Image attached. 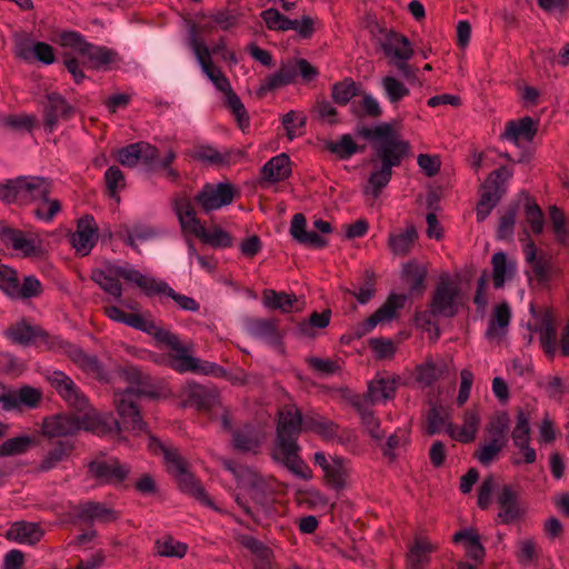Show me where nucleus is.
<instances>
[{
	"label": "nucleus",
	"mask_w": 569,
	"mask_h": 569,
	"mask_svg": "<svg viewBox=\"0 0 569 569\" xmlns=\"http://www.w3.org/2000/svg\"><path fill=\"white\" fill-rule=\"evenodd\" d=\"M359 133L370 142L372 149L368 160L372 171L363 193L377 199L391 180L392 168L399 167L410 156V144L387 122L372 128L363 127Z\"/></svg>",
	"instance_id": "1"
},
{
	"label": "nucleus",
	"mask_w": 569,
	"mask_h": 569,
	"mask_svg": "<svg viewBox=\"0 0 569 569\" xmlns=\"http://www.w3.org/2000/svg\"><path fill=\"white\" fill-rule=\"evenodd\" d=\"M302 423V412L296 405H286L279 410L270 457L296 477L309 480L312 477L311 470L299 455L298 439L303 431Z\"/></svg>",
	"instance_id": "2"
},
{
	"label": "nucleus",
	"mask_w": 569,
	"mask_h": 569,
	"mask_svg": "<svg viewBox=\"0 0 569 569\" xmlns=\"http://www.w3.org/2000/svg\"><path fill=\"white\" fill-rule=\"evenodd\" d=\"M52 189L50 179L38 176H20L0 183V201L4 203L29 204L42 201L48 206L47 210L38 207L33 213L38 219L51 221L60 211L61 202L58 199H49Z\"/></svg>",
	"instance_id": "3"
},
{
	"label": "nucleus",
	"mask_w": 569,
	"mask_h": 569,
	"mask_svg": "<svg viewBox=\"0 0 569 569\" xmlns=\"http://www.w3.org/2000/svg\"><path fill=\"white\" fill-rule=\"evenodd\" d=\"M512 172L505 166L491 171L481 184V197L477 204V219L483 221L506 193V182Z\"/></svg>",
	"instance_id": "4"
},
{
	"label": "nucleus",
	"mask_w": 569,
	"mask_h": 569,
	"mask_svg": "<svg viewBox=\"0 0 569 569\" xmlns=\"http://www.w3.org/2000/svg\"><path fill=\"white\" fill-rule=\"evenodd\" d=\"M142 393L140 389L129 387L122 391H114L113 395V402L123 428L137 433L144 431L147 428L138 405Z\"/></svg>",
	"instance_id": "5"
},
{
	"label": "nucleus",
	"mask_w": 569,
	"mask_h": 569,
	"mask_svg": "<svg viewBox=\"0 0 569 569\" xmlns=\"http://www.w3.org/2000/svg\"><path fill=\"white\" fill-rule=\"evenodd\" d=\"M142 393L140 389L129 387L122 391H114L113 395V402L123 428L137 433L144 431L147 428L138 405Z\"/></svg>",
	"instance_id": "6"
},
{
	"label": "nucleus",
	"mask_w": 569,
	"mask_h": 569,
	"mask_svg": "<svg viewBox=\"0 0 569 569\" xmlns=\"http://www.w3.org/2000/svg\"><path fill=\"white\" fill-rule=\"evenodd\" d=\"M459 297V287L448 278L441 277L429 303L430 313L446 318L455 317L458 313Z\"/></svg>",
	"instance_id": "7"
},
{
	"label": "nucleus",
	"mask_w": 569,
	"mask_h": 569,
	"mask_svg": "<svg viewBox=\"0 0 569 569\" xmlns=\"http://www.w3.org/2000/svg\"><path fill=\"white\" fill-rule=\"evenodd\" d=\"M189 350V347L180 343V347L174 348L172 350L173 353H169L167 356L168 366L178 372L191 371L197 373L214 376H220L224 373L222 367L212 362L201 361L200 359L190 356L188 353Z\"/></svg>",
	"instance_id": "8"
},
{
	"label": "nucleus",
	"mask_w": 569,
	"mask_h": 569,
	"mask_svg": "<svg viewBox=\"0 0 569 569\" xmlns=\"http://www.w3.org/2000/svg\"><path fill=\"white\" fill-rule=\"evenodd\" d=\"M47 380L57 393L74 411H84L89 408V400L73 380L62 371H52Z\"/></svg>",
	"instance_id": "9"
},
{
	"label": "nucleus",
	"mask_w": 569,
	"mask_h": 569,
	"mask_svg": "<svg viewBox=\"0 0 569 569\" xmlns=\"http://www.w3.org/2000/svg\"><path fill=\"white\" fill-rule=\"evenodd\" d=\"M237 190L230 183H207L201 191L194 197V201L204 212L220 209L233 201Z\"/></svg>",
	"instance_id": "10"
},
{
	"label": "nucleus",
	"mask_w": 569,
	"mask_h": 569,
	"mask_svg": "<svg viewBox=\"0 0 569 569\" xmlns=\"http://www.w3.org/2000/svg\"><path fill=\"white\" fill-rule=\"evenodd\" d=\"M190 47L196 54L202 71L213 82L214 87L221 92L229 90L231 86L228 78L212 63L208 47L197 37L194 31H192L190 36Z\"/></svg>",
	"instance_id": "11"
},
{
	"label": "nucleus",
	"mask_w": 569,
	"mask_h": 569,
	"mask_svg": "<svg viewBox=\"0 0 569 569\" xmlns=\"http://www.w3.org/2000/svg\"><path fill=\"white\" fill-rule=\"evenodd\" d=\"M128 466L122 465L118 459L92 460L88 463V473L100 483L118 485L129 475Z\"/></svg>",
	"instance_id": "12"
},
{
	"label": "nucleus",
	"mask_w": 569,
	"mask_h": 569,
	"mask_svg": "<svg viewBox=\"0 0 569 569\" xmlns=\"http://www.w3.org/2000/svg\"><path fill=\"white\" fill-rule=\"evenodd\" d=\"M239 487L246 489L257 505L264 508L268 505L271 490L264 478L253 469H241L237 471Z\"/></svg>",
	"instance_id": "13"
},
{
	"label": "nucleus",
	"mask_w": 569,
	"mask_h": 569,
	"mask_svg": "<svg viewBox=\"0 0 569 569\" xmlns=\"http://www.w3.org/2000/svg\"><path fill=\"white\" fill-rule=\"evenodd\" d=\"M42 433L48 438L74 436L81 430L80 416L74 413H58L42 421Z\"/></svg>",
	"instance_id": "14"
},
{
	"label": "nucleus",
	"mask_w": 569,
	"mask_h": 569,
	"mask_svg": "<svg viewBox=\"0 0 569 569\" xmlns=\"http://www.w3.org/2000/svg\"><path fill=\"white\" fill-rule=\"evenodd\" d=\"M82 413L80 417L81 430L92 432L98 436L117 435L121 439V423L113 417H102L94 410L86 409L84 411H78Z\"/></svg>",
	"instance_id": "15"
},
{
	"label": "nucleus",
	"mask_w": 569,
	"mask_h": 569,
	"mask_svg": "<svg viewBox=\"0 0 569 569\" xmlns=\"http://www.w3.org/2000/svg\"><path fill=\"white\" fill-rule=\"evenodd\" d=\"M264 440L266 432L261 428L251 423H246L241 428L232 431V446L241 452H252L257 455Z\"/></svg>",
	"instance_id": "16"
},
{
	"label": "nucleus",
	"mask_w": 569,
	"mask_h": 569,
	"mask_svg": "<svg viewBox=\"0 0 569 569\" xmlns=\"http://www.w3.org/2000/svg\"><path fill=\"white\" fill-rule=\"evenodd\" d=\"M76 518L82 522L108 523L119 519V512L108 508L104 503L97 501H86L73 508Z\"/></svg>",
	"instance_id": "17"
},
{
	"label": "nucleus",
	"mask_w": 569,
	"mask_h": 569,
	"mask_svg": "<svg viewBox=\"0 0 569 569\" xmlns=\"http://www.w3.org/2000/svg\"><path fill=\"white\" fill-rule=\"evenodd\" d=\"M98 240V227L94 219L84 216L78 221L77 231L71 236V244L81 256H87Z\"/></svg>",
	"instance_id": "18"
},
{
	"label": "nucleus",
	"mask_w": 569,
	"mask_h": 569,
	"mask_svg": "<svg viewBox=\"0 0 569 569\" xmlns=\"http://www.w3.org/2000/svg\"><path fill=\"white\" fill-rule=\"evenodd\" d=\"M539 120L531 117H522L518 120H510L506 123L502 139L509 140L516 146L521 141L531 142L538 132Z\"/></svg>",
	"instance_id": "19"
},
{
	"label": "nucleus",
	"mask_w": 569,
	"mask_h": 569,
	"mask_svg": "<svg viewBox=\"0 0 569 569\" xmlns=\"http://www.w3.org/2000/svg\"><path fill=\"white\" fill-rule=\"evenodd\" d=\"M172 209L179 219L181 228L184 231H188L194 236L202 232L200 220L197 218L194 208L191 204V200L186 193L177 194L172 199Z\"/></svg>",
	"instance_id": "20"
},
{
	"label": "nucleus",
	"mask_w": 569,
	"mask_h": 569,
	"mask_svg": "<svg viewBox=\"0 0 569 569\" xmlns=\"http://www.w3.org/2000/svg\"><path fill=\"white\" fill-rule=\"evenodd\" d=\"M525 258L528 264H530L536 279L540 283H547L552 273L551 257L545 252H538V249L533 241L529 240L523 248Z\"/></svg>",
	"instance_id": "21"
},
{
	"label": "nucleus",
	"mask_w": 569,
	"mask_h": 569,
	"mask_svg": "<svg viewBox=\"0 0 569 569\" xmlns=\"http://www.w3.org/2000/svg\"><path fill=\"white\" fill-rule=\"evenodd\" d=\"M67 355L86 373L93 376L100 381H109L107 370L96 356H90L81 348L72 345L68 346Z\"/></svg>",
	"instance_id": "22"
},
{
	"label": "nucleus",
	"mask_w": 569,
	"mask_h": 569,
	"mask_svg": "<svg viewBox=\"0 0 569 569\" xmlns=\"http://www.w3.org/2000/svg\"><path fill=\"white\" fill-rule=\"evenodd\" d=\"M380 47L385 56L388 58V61H393L400 58H412L415 53L409 39L393 30L386 32V37L381 40Z\"/></svg>",
	"instance_id": "23"
},
{
	"label": "nucleus",
	"mask_w": 569,
	"mask_h": 569,
	"mask_svg": "<svg viewBox=\"0 0 569 569\" xmlns=\"http://www.w3.org/2000/svg\"><path fill=\"white\" fill-rule=\"evenodd\" d=\"M0 240L4 243H11L12 248L17 251H21L24 257L39 258L43 254L41 244H37L34 241L27 239L20 230L4 227L0 231Z\"/></svg>",
	"instance_id": "24"
},
{
	"label": "nucleus",
	"mask_w": 569,
	"mask_h": 569,
	"mask_svg": "<svg viewBox=\"0 0 569 569\" xmlns=\"http://www.w3.org/2000/svg\"><path fill=\"white\" fill-rule=\"evenodd\" d=\"M407 297L391 293L383 305L378 308L365 322V331L372 330L378 323L390 321L397 317L399 309L403 308Z\"/></svg>",
	"instance_id": "25"
},
{
	"label": "nucleus",
	"mask_w": 569,
	"mask_h": 569,
	"mask_svg": "<svg viewBox=\"0 0 569 569\" xmlns=\"http://www.w3.org/2000/svg\"><path fill=\"white\" fill-rule=\"evenodd\" d=\"M72 112V107L58 93H49L43 106L44 127L50 132L60 119H67Z\"/></svg>",
	"instance_id": "26"
},
{
	"label": "nucleus",
	"mask_w": 569,
	"mask_h": 569,
	"mask_svg": "<svg viewBox=\"0 0 569 569\" xmlns=\"http://www.w3.org/2000/svg\"><path fill=\"white\" fill-rule=\"evenodd\" d=\"M500 506L499 518L503 523H511L518 520L523 513L525 508L519 502V496L509 486H505L498 497Z\"/></svg>",
	"instance_id": "27"
},
{
	"label": "nucleus",
	"mask_w": 569,
	"mask_h": 569,
	"mask_svg": "<svg viewBox=\"0 0 569 569\" xmlns=\"http://www.w3.org/2000/svg\"><path fill=\"white\" fill-rule=\"evenodd\" d=\"M186 393V405L199 410H209L219 402V392L213 387L190 385Z\"/></svg>",
	"instance_id": "28"
},
{
	"label": "nucleus",
	"mask_w": 569,
	"mask_h": 569,
	"mask_svg": "<svg viewBox=\"0 0 569 569\" xmlns=\"http://www.w3.org/2000/svg\"><path fill=\"white\" fill-rule=\"evenodd\" d=\"M74 445L71 441L59 440L48 450L39 465L34 468L37 472H47L57 468L67 460L73 452Z\"/></svg>",
	"instance_id": "29"
},
{
	"label": "nucleus",
	"mask_w": 569,
	"mask_h": 569,
	"mask_svg": "<svg viewBox=\"0 0 569 569\" xmlns=\"http://www.w3.org/2000/svg\"><path fill=\"white\" fill-rule=\"evenodd\" d=\"M307 220L302 213H296L292 217L290 226V234L299 243L312 247L323 248L327 246V240L319 236L316 231L306 230Z\"/></svg>",
	"instance_id": "30"
},
{
	"label": "nucleus",
	"mask_w": 569,
	"mask_h": 569,
	"mask_svg": "<svg viewBox=\"0 0 569 569\" xmlns=\"http://www.w3.org/2000/svg\"><path fill=\"white\" fill-rule=\"evenodd\" d=\"M148 447L154 453H157L158 450L162 452L168 471L170 473L176 476L177 473H180L187 469V461L179 453L177 448L167 447L163 442L153 436L149 437Z\"/></svg>",
	"instance_id": "31"
},
{
	"label": "nucleus",
	"mask_w": 569,
	"mask_h": 569,
	"mask_svg": "<svg viewBox=\"0 0 569 569\" xmlns=\"http://www.w3.org/2000/svg\"><path fill=\"white\" fill-rule=\"evenodd\" d=\"M44 531L39 523L17 521L7 531V538L19 543L34 545L41 540Z\"/></svg>",
	"instance_id": "32"
},
{
	"label": "nucleus",
	"mask_w": 569,
	"mask_h": 569,
	"mask_svg": "<svg viewBox=\"0 0 569 569\" xmlns=\"http://www.w3.org/2000/svg\"><path fill=\"white\" fill-rule=\"evenodd\" d=\"M296 78V66L283 63L279 70L268 76L257 91V96L262 98L267 92L276 90L291 83Z\"/></svg>",
	"instance_id": "33"
},
{
	"label": "nucleus",
	"mask_w": 569,
	"mask_h": 569,
	"mask_svg": "<svg viewBox=\"0 0 569 569\" xmlns=\"http://www.w3.org/2000/svg\"><path fill=\"white\" fill-rule=\"evenodd\" d=\"M111 272L117 277L136 283L148 297L156 296V288H158L160 280L147 277L136 269L121 266L113 267Z\"/></svg>",
	"instance_id": "34"
},
{
	"label": "nucleus",
	"mask_w": 569,
	"mask_h": 569,
	"mask_svg": "<svg viewBox=\"0 0 569 569\" xmlns=\"http://www.w3.org/2000/svg\"><path fill=\"white\" fill-rule=\"evenodd\" d=\"M427 272L426 266L416 260H411L403 266L402 279L408 284L411 295H422L426 289Z\"/></svg>",
	"instance_id": "35"
},
{
	"label": "nucleus",
	"mask_w": 569,
	"mask_h": 569,
	"mask_svg": "<svg viewBox=\"0 0 569 569\" xmlns=\"http://www.w3.org/2000/svg\"><path fill=\"white\" fill-rule=\"evenodd\" d=\"M248 331L253 338L262 339L273 345H278L281 339L276 319H251L248 322Z\"/></svg>",
	"instance_id": "36"
},
{
	"label": "nucleus",
	"mask_w": 569,
	"mask_h": 569,
	"mask_svg": "<svg viewBox=\"0 0 569 569\" xmlns=\"http://www.w3.org/2000/svg\"><path fill=\"white\" fill-rule=\"evenodd\" d=\"M241 543L254 556V569H272L273 568V552L262 541L250 537L243 536Z\"/></svg>",
	"instance_id": "37"
},
{
	"label": "nucleus",
	"mask_w": 569,
	"mask_h": 569,
	"mask_svg": "<svg viewBox=\"0 0 569 569\" xmlns=\"http://www.w3.org/2000/svg\"><path fill=\"white\" fill-rule=\"evenodd\" d=\"M418 238L413 226L407 227L402 232H391L388 237V248L395 256H407Z\"/></svg>",
	"instance_id": "38"
},
{
	"label": "nucleus",
	"mask_w": 569,
	"mask_h": 569,
	"mask_svg": "<svg viewBox=\"0 0 569 569\" xmlns=\"http://www.w3.org/2000/svg\"><path fill=\"white\" fill-rule=\"evenodd\" d=\"M398 388V379H377L368 385L366 398L368 403L372 406L380 400L392 399Z\"/></svg>",
	"instance_id": "39"
},
{
	"label": "nucleus",
	"mask_w": 569,
	"mask_h": 569,
	"mask_svg": "<svg viewBox=\"0 0 569 569\" xmlns=\"http://www.w3.org/2000/svg\"><path fill=\"white\" fill-rule=\"evenodd\" d=\"M174 477H177L179 488L183 492L194 497L203 505L214 510H218L213 501L208 497L204 488L201 486L199 481L194 479V477L190 472H188V469L180 473H177Z\"/></svg>",
	"instance_id": "40"
},
{
	"label": "nucleus",
	"mask_w": 569,
	"mask_h": 569,
	"mask_svg": "<svg viewBox=\"0 0 569 569\" xmlns=\"http://www.w3.org/2000/svg\"><path fill=\"white\" fill-rule=\"evenodd\" d=\"M290 173V159L286 153L271 158L262 168L263 177L270 182L282 181Z\"/></svg>",
	"instance_id": "41"
},
{
	"label": "nucleus",
	"mask_w": 569,
	"mask_h": 569,
	"mask_svg": "<svg viewBox=\"0 0 569 569\" xmlns=\"http://www.w3.org/2000/svg\"><path fill=\"white\" fill-rule=\"evenodd\" d=\"M480 416L477 409H469L465 412L463 425L460 428L459 433H456L451 426H449L448 432L451 438L468 443L471 442L479 429Z\"/></svg>",
	"instance_id": "42"
},
{
	"label": "nucleus",
	"mask_w": 569,
	"mask_h": 569,
	"mask_svg": "<svg viewBox=\"0 0 569 569\" xmlns=\"http://www.w3.org/2000/svg\"><path fill=\"white\" fill-rule=\"evenodd\" d=\"M42 399V392L40 389L31 386H23L16 391H11V396L7 398V402L10 406V410L18 409L21 406L28 408H36Z\"/></svg>",
	"instance_id": "43"
},
{
	"label": "nucleus",
	"mask_w": 569,
	"mask_h": 569,
	"mask_svg": "<svg viewBox=\"0 0 569 569\" xmlns=\"http://www.w3.org/2000/svg\"><path fill=\"white\" fill-rule=\"evenodd\" d=\"M263 305L269 309H279L282 312H291L298 310L296 305L298 299L295 295H288L283 291L266 289L262 292Z\"/></svg>",
	"instance_id": "44"
},
{
	"label": "nucleus",
	"mask_w": 569,
	"mask_h": 569,
	"mask_svg": "<svg viewBox=\"0 0 569 569\" xmlns=\"http://www.w3.org/2000/svg\"><path fill=\"white\" fill-rule=\"evenodd\" d=\"M537 330L540 333V343L545 352L549 358H553L556 353L557 330L548 311L541 316Z\"/></svg>",
	"instance_id": "45"
},
{
	"label": "nucleus",
	"mask_w": 569,
	"mask_h": 569,
	"mask_svg": "<svg viewBox=\"0 0 569 569\" xmlns=\"http://www.w3.org/2000/svg\"><path fill=\"white\" fill-rule=\"evenodd\" d=\"M433 550L435 547L430 542L417 539L408 551L407 569H425L429 562V553Z\"/></svg>",
	"instance_id": "46"
},
{
	"label": "nucleus",
	"mask_w": 569,
	"mask_h": 569,
	"mask_svg": "<svg viewBox=\"0 0 569 569\" xmlns=\"http://www.w3.org/2000/svg\"><path fill=\"white\" fill-rule=\"evenodd\" d=\"M447 370V365L443 361L435 362L427 360L425 363L417 367L416 380L423 387H430L435 383Z\"/></svg>",
	"instance_id": "47"
},
{
	"label": "nucleus",
	"mask_w": 569,
	"mask_h": 569,
	"mask_svg": "<svg viewBox=\"0 0 569 569\" xmlns=\"http://www.w3.org/2000/svg\"><path fill=\"white\" fill-rule=\"evenodd\" d=\"M325 482L330 488L341 491L346 487L347 471L343 467V459L331 457L330 467L323 471Z\"/></svg>",
	"instance_id": "48"
},
{
	"label": "nucleus",
	"mask_w": 569,
	"mask_h": 569,
	"mask_svg": "<svg viewBox=\"0 0 569 569\" xmlns=\"http://www.w3.org/2000/svg\"><path fill=\"white\" fill-rule=\"evenodd\" d=\"M80 56L89 67L98 69L112 61L113 52L104 47H97L89 42L82 48Z\"/></svg>",
	"instance_id": "49"
},
{
	"label": "nucleus",
	"mask_w": 569,
	"mask_h": 569,
	"mask_svg": "<svg viewBox=\"0 0 569 569\" xmlns=\"http://www.w3.org/2000/svg\"><path fill=\"white\" fill-rule=\"evenodd\" d=\"M190 158L210 166H224L229 162V154H222L211 146H199L189 151Z\"/></svg>",
	"instance_id": "50"
},
{
	"label": "nucleus",
	"mask_w": 569,
	"mask_h": 569,
	"mask_svg": "<svg viewBox=\"0 0 569 569\" xmlns=\"http://www.w3.org/2000/svg\"><path fill=\"white\" fill-rule=\"evenodd\" d=\"M166 296L171 298L182 310L197 312L200 305L193 298L176 292L166 281L160 280L156 288V296Z\"/></svg>",
	"instance_id": "51"
},
{
	"label": "nucleus",
	"mask_w": 569,
	"mask_h": 569,
	"mask_svg": "<svg viewBox=\"0 0 569 569\" xmlns=\"http://www.w3.org/2000/svg\"><path fill=\"white\" fill-rule=\"evenodd\" d=\"M519 211V203H511L507 207L500 217L499 226L497 229V238L500 240L512 239L515 224Z\"/></svg>",
	"instance_id": "52"
},
{
	"label": "nucleus",
	"mask_w": 569,
	"mask_h": 569,
	"mask_svg": "<svg viewBox=\"0 0 569 569\" xmlns=\"http://www.w3.org/2000/svg\"><path fill=\"white\" fill-rule=\"evenodd\" d=\"M525 220L535 234H540L545 228V216L541 208L530 198L526 197L525 206Z\"/></svg>",
	"instance_id": "53"
},
{
	"label": "nucleus",
	"mask_w": 569,
	"mask_h": 569,
	"mask_svg": "<svg viewBox=\"0 0 569 569\" xmlns=\"http://www.w3.org/2000/svg\"><path fill=\"white\" fill-rule=\"evenodd\" d=\"M261 18L270 30L288 31L298 26V20H291L273 8L263 10Z\"/></svg>",
	"instance_id": "54"
},
{
	"label": "nucleus",
	"mask_w": 569,
	"mask_h": 569,
	"mask_svg": "<svg viewBox=\"0 0 569 569\" xmlns=\"http://www.w3.org/2000/svg\"><path fill=\"white\" fill-rule=\"evenodd\" d=\"M358 92L357 83L351 78H346L331 87V99L337 104L346 106Z\"/></svg>",
	"instance_id": "55"
},
{
	"label": "nucleus",
	"mask_w": 569,
	"mask_h": 569,
	"mask_svg": "<svg viewBox=\"0 0 569 569\" xmlns=\"http://www.w3.org/2000/svg\"><path fill=\"white\" fill-rule=\"evenodd\" d=\"M326 149L337 154L340 159H348L352 154L362 151L363 147H359L350 134H343L338 141H328Z\"/></svg>",
	"instance_id": "56"
},
{
	"label": "nucleus",
	"mask_w": 569,
	"mask_h": 569,
	"mask_svg": "<svg viewBox=\"0 0 569 569\" xmlns=\"http://www.w3.org/2000/svg\"><path fill=\"white\" fill-rule=\"evenodd\" d=\"M90 279L96 282L104 292L120 299L122 296V286L120 281L106 273L103 270L94 269L91 272Z\"/></svg>",
	"instance_id": "57"
},
{
	"label": "nucleus",
	"mask_w": 569,
	"mask_h": 569,
	"mask_svg": "<svg viewBox=\"0 0 569 569\" xmlns=\"http://www.w3.org/2000/svg\"><path fill=\"white\" fill-rule=\"evenodd\" d=\"M223 93L224 106L233 113L239 127L244 129L249 126V116L239 96L232 90V88H229V90H226Z\"/></svg>",
	"instance_id": "58"
},
{
	"label": "nucleus",
	"mask_w": 569,
	"mask_h": 569,
	"mask_svg": "<svg viewBox=\"0 0 569 569\" xmlns=\"http://www.w3.org/2000/svg\"><path fill=\"white\" fill-rule=\"evenodd\" d=\"M381 84L391 103H398L409 94V89L405 83L393 76L383 77Z\"/></svg>",
	"instance_id": "59"
},
{
	"label": "nucleus",
	"mask_w": 569,
	"mask_h": 569,
	"mask_svg": "<svg viewBox=\"0 0 569 569\" xmlns=\"http://www.w3.org/2000/svg\"><path fill=\"white\" fill-rule=\"evenodd\" d=\"M156 549L157 553L161 557L183 558L187 553L188 546L168 536L162 541H156Z\"/></svg>",
	"instance_id": "60"
},
{
	"label": "nucleus",
	"mask_w": 569,
	"mask_h": 569,
	"mask_svg": "<svg viewBox=\"0 0 569 569\" xmlns=\"http://www.w3.org/2000/svg\"><path fill=\"white\" fill-rule=\"evenodd\" d=\"M509 422L510 420L506 412H498L490 418L485 431L488 437L508 439Z\"/></svg>",
	"instance_id": "61"
},
{
	"label": "nucleus",
	"mask_w": 569,
	"mask_h": 569,
	"mask_svg": "<svg viewBox=\"0 0 569 569\" xmlns=\"http://www.w3.org/2000/svg\"><path fill=\"white\" fill-rule=\"evenodd\" d=\"M33 442V439L29 436L10 438L0 446V455L8 457L24 453Z\"/></svg>",
	"instance_id": "62"
},
{
	"label": "nucleus",
	"mask_w": 569,
	"mask_h": 569,
	"mask_svg": "<svg viewBox=\"0 0 569 569\" xmlns=\"http://www.w3.org/2000/svg\"><path fill=\"white\" fill-rule=\"evenodd\" d=\"M548 213L558 241L562 244H567L569 241V232L566 227V218L562 210L557 206H551L549 207Z\"/></svg>",
	"instance_id": "63"
},
{
	"label": "nucleus",
	"mask_w": 569,
	"mask_h": 569,
	"mask_svg": "<svg viewBox=\"0 0 569 569\" xmlns=\"http://www.w3.org/2000/svg\"><path fill=\"white\" fill-rule=\"evenodd\" d=\"M511 438L516 447H525L530 440L529 418L519 409L517 413V423L511 432Z\"/></svg>",
	"instance_id": "64"
}]
</instances>
